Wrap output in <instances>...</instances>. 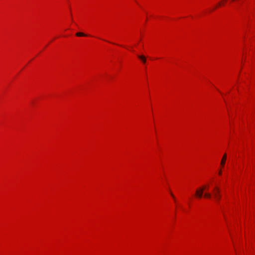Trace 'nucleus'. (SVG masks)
<instances>
[{"label": "nucleus", "instance_id": "obj_1", "mask_svg": "<svg viewBox=\"0 0 255 255\" xmlns=\"http://www.w3.org/2000/svg\"><path fill=\"white\" fill-rule=\"evenodd\" d=\"M213 196L217 201H219L221 197L220 190L218 187H215L213 190Z\"/></svg>", "mask_w": 255, "mask_h": 255}, {"label": "nucleus", "instance_id": "obj_2", "mask_svg": "<svg viewBox=\"0 0 255 255\" xmlns=\"http://www.w3.org/2000/svg\"><path fill=\"white\" fill-rule=\"evenodd\" d=\"M206 186H203L198 188L196 191V196L197 198H201L203 196L204 190L206 189Z\"/></svg>", "mask_w": 255, "mask_h": 255}, {"label": "nucleus", "instance_id": "obj_3", "mask_svg": "<svg viewBox=\"0 0 255 255\" xmlns=\"http://www.w3.org/2000/svg\"><path fill=\"white\" fill-rule=\"evenodd\" d=\"M226 159H227V154H226V153H225L224 156H223L221 161V166L222 167H224L225 164Z\"/></svg>", "mask_w": 255, "mask_h": 255}, {"label": "nucleus", "instance_id": "obj_4", "mask_svg": "<svg viewBox=\"0 0 255 255\" xmlns=\"http://www.w3.org/2000/svg\"><path fill=\"white\" fill-rule=\"evenodd\" d=\"M138 58H139L143 63H145L146 62V58L143 55H137Z\"/></svg>", "mask_w": 255, "mask_h": 255}, {"label": "nucleus", "instance_id": "obj_5", "mask_svg": "<svg viewBox=\"0 0 255 255\" xmlns=\"http://www.w3.org/2000/svg\"><path fill=\"white\" fill-rule=\"evenodd\" d=\"M204 196L205 198H211V194H210V193L206 192L204 193Z\"/></svg>", "mask_w": 255, "mask_h": 255}, {"label": "nucleus", "instance_id": "obj_6", "mask_svg": "<svg viewBox=\"0 0 255 255\" xmlns=\"http://www.w3.org/2000/svg\"><path fill=\"white\" fill-rule=\"evenodd\" d=\"M77 36H86L87 35L82 32H77L76 34Z\"/></svg>", "mask_w": 255, "mask_h": 255}, {"label": "nucleus", "instance_id": "obj_7", "mask_svg": "<svg viewBox=\"0 0 255 255\" xmlns=\"http://www.w3.org/2000/svg\"><path fill=\"white\" fill-rule=\"evenodd\" d=\"M223 4H224V3H222L221 2H219V3H218V5H219V6H221V5H223Z\"/></svg>", "mask_w": 255, "mask_h": 255}, {"label": "nucleus", "instance_id": "obj_8", "mask_svg": "<svg viewBox=\"0 0 255 255\" xmlns=\"http://www.w3.org/2000/svg\"><path fill=\"white\" fill-rule=\"evenodd\" d=\"M219 174L221 175L222 174V170L220 169L219 171Z\"/></svg>", "mask_w": 255, "mask_h": 255}, {"label": "nucleus", "instance_id": "obj_9", "mask_svg": "<svg viewBox=\"0 0 255 255\" xmlns=\"http://www.w3.org/2000/svg\"><path fill=\"white\" fill-rule=\"evenodd\" d=\"M171 195L172 197L173 198H174V196L173 194L172 193H171Z\"/></svg>", "mask_w": 255, "mask_h": 255}, {"label": "nucleus", "instance_id": "obj_10", "mask_svg": "<svg viewBox=\"0 0 255 255\" xmlns=\"http://www.w3.org/2000/svg\"><path fill=\"white\" fill-rule=\"evenodd\" d=\"M235 0H232V1H234Z\"/></svg>", "mask_w": 255, "mask_h": 255}]
</instances>
